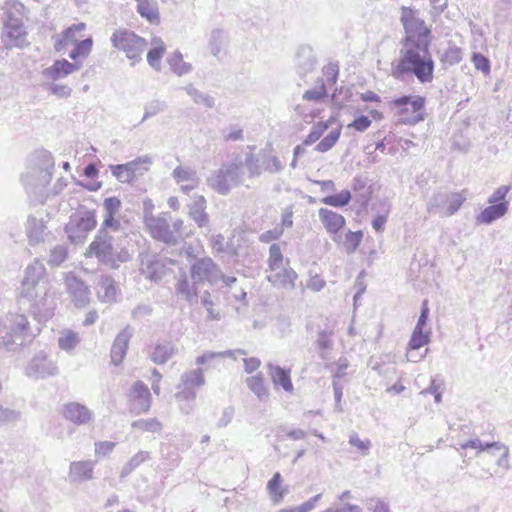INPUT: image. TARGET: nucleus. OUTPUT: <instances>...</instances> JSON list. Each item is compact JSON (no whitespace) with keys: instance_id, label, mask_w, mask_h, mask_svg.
<instances>
[{"instance_id":"5fc2aeb1","label":"nucleus","mask_w":512,"mask_h":512,"mask_svg":"<svg viewBox=\"0 0 512 512\" xmlns=\"http://www.w3.org/2000/svg\"><path fill=\"white\" fill-rule=\"evenodd\" d=\"M261 158L262 169L269 173H278L283 169V166L278 157L269 154L265 150L259 152Z\"/></svg>"},{"instance_id":"bf43d9fd","label":"nucleus","mask_w":512,"mask_h":512,"mask_svg":"<svg viewBox=\"0 0 512 512\" xmlns=\"http://www.w3.org/2000/svg\"><path fill=\"white\" fill-rule=\"evenodd\" d=\"M283 262V254L279 244H272L269 248L268 266L271 271L280 269Z\"/></svg>"},{"instance_id":"f257e3e1","label":"nucleus","mask_w":512,"mask_h":512,"mask_svg":"<svg viewBox=\"0 0 512 512\" xmlns=\"http://www.w3.org/2000/svg\"><path fill=\"white\" fill-rule=\"evenodd\" d=\"M430 40L414 44H402L400 57L391 64V75L402 80L405 75H413L422 83L434 78L435 62L430 52Z\"/></svg>"},{"instance_id":"603ef678","label":"nucleus","mask_w":512,"mask_h":512,"mask_svg":"<svg viewBox=\"0 0 512 512\" xmlns=\"http://www.w3.org/2000/svg\"><path fill=\"white\" fill-rule=\"evenodd\" d=\"M172 176L177 183H199V178L197 176L196 170L190 167H184L179 165L173 170Z\"/></svg>"},{"instance_id":"cd10ccee","label":"nucleus","mask_w":512,"mask_h":512,"mask_svg":"<svg viewBox=\"0 0 512 512\" xmlns=\"http://www.w3.org/2000/svg\"><path fill=\"white\" fill-rule=\"evenodd\" d=\"M509 207L508 201H503L497 204H489L486 208H484L477 216L476 223L477 224H485L489 225L494 221L503 217Z\"/></svg>"},{"instance_id":"4d7b16f0","label":"nucleus","mask_w":512,"mask_h":512,"mask_svg":"<svg viewBox=\"0 0 512 512\" xmlns=\"http://www.w3.org/2000/svg\"><path fill=\"white\" fill-rule=\"evenodd\" d=\"M132 427L144 432L158 433L162 430V423L156 418L139 419L132 423Z\"/></svg>"},{"instance_id":"c03bdc74","label":"nucleus","mask_w":512,"mask_h":512,"mask_svg":"<svg viewBox=\"0 0 512 512\" xmlns=\"http://www.w3.org/2000/svg\"><path fill=\"white\" fill-rule=\"evenodd\" d=\"M352 199V194L350 190L344 189L341 190L337 194L327 195L321 199L323 204L335 207V208H343L347 206Z\"/></svg>"},{"instance_id":"de8ad7c7","label":"nucleus","mask_w":512,"mask_h":512,"mask_svg":"<svg viewBox=\"0 0 512 512\" xmlns=\"http://www.w3.org/2000/svg\"><path fill=\"white\" fill-rule=\"evenodd\" d=\"M125 164L127 165L129 172L135 179L137 175H143L146 171H148L149 165L152 164V159L150 156L145 155L137 157L136 159Z\"/></svg>"},{"instance_id":"e2e57ef3","label":"nucleus","mask_w":512,"mask_h":512,"mask_svg":"<svg viewBox=\"0 0 512 512\" xmlns=\"http://www.w3.org/2000/svg\"><path fill=\"white\" fill-rule=\"evenodd\" d=\"M201 304L206 308L207 311V320H220V312L214 308V302L212 300L211 294L209 291H204L200 296Z\"/></svg>"},{"instance_id":"f704fd0d","label":"nucleus","mask_w":512,"mask_h":512,"mask_svg":"<svg viewBox=\"0 0 512 512\" xmlns=\"http://www.w3.org/2000/svg\"><path fill=\"white\" fill-rule=\"evenodd\" d=\"M267 492L273 504H280L288 493L287 487H282V476L279 472L273 474L267 483Z\"/></svg>"},{"instance_id":"49530a36","label":"nucleus","mask_w":512,"mask_h":512,"mask_svg":"<svg viewBox=\"0 0 512 512\" xmlns=\"http://www.w3.org/2000/svg\"><path fill=\"white\" fill-rule=\"evenodd\" d=\"M246 384L259 400H265L268 398L269 393L264 385V379L261 374L248 377L246 379Z\"/></svg>"},{"instance_id":"a211bd4d","label":"nucleus","mask_w":512,"mask_h":512,"mask_svg":"<svg viewBox=\"0 0 512 512\" xmlns=\"http://www.w3.org/2000/svg\"><path fill=\"white\" fill-rule=\"evenodd\" d=\"M317 65V59L311 46L301 45L295 55V69L300 78L312 73Z\"/></svg>"},{"instance_id":"9d476101","label":"nucleus","mask_w":512,"mask_h":512,"mask_svg":"<svg viewBox=\"0 0 512 512\" xmlns=\"http://www.w3.org/2000/svg\"><path fill=\"white\" fill-rule=\"evenodd\" d=\"M401 21L405 29V37L402 44H414L431 41V30L425 25V22L416 17L413 11L409 8L403 7Z\"/></svg>"},{"instance_id":"338daca9","label":"nucleus","mask_w":512,"mask_h":512,"mask_svg":"<svg viewBox=\"0 0 512 512\" xmlns=\"http://www.w3.org/2000/svg\"><path fill=\"white\" fill-rule=\"evenodd\" d=\"M166 108H167V105L163 101L152 100V101L148 102L144 108V116L142 118V122L148 118H151V117L157 115L158 113L164 112L166 110Z\"/></svg>"},{"instance_id":"774afa93","label":"nucleus","mask_w":512,"mask_h":512,"mask_svg":"<svg viewBox=\"0 0 512 512\" xmlns=\"http://www.w3.org/2000/svg\"><path fill=\"white\" fill-rule=\"evenodd\" d=\"M327 95V89L322 82L319 86L309 89L304 92L302 98L307 101L319 102Z\"/></svg>"},{"instance_id":"a18cd8bd","label":"nucleus","mask_w":512,"mask_h":512,"mask_svg":"<svg viewBox=\"0 0 512 512\" xmlns=\"http://www.w3.org/2000/svg\"><path fill=\"white\" fill-rule=\"evenodd\" d=\"M466 199L465 191L448 193L447 207L445 211H443V216L449 217L457 213Z\"/></svg>"},{"instance_id":"ddd939ff","label":"nucleus","mask_w":512,"mask_h":512,"mask_svg":"<svg viewBox=\"0 0 512 512\" xmlns=\"http://www.w3.org/2000/svg\"><path fill=\"white\" fill-rule=\"evenodd\" d=\"M169 218L168 213L153 216L152 213L145 212L144 223L154 239L166 244H175L177 237L170 229Z\"/></svg>"},{"instance_id":"864d4df0","label":"nucleus","mask_w":512,"mask_h":512,"mask_svg":"<svg viewBox=\"0 0 512 512\" xmlns=\"http://www.w3.org/2000/svg\"><path fill=\"white\" fill-rule=\"evenodd\" d=\"M184 89L196 104H203L207 108L214 107L215 100L212 96L194 88L192 84L187 85Z\"/></svg>"},{"instance_id":"20e7f679","label":"nucleus","mask_w":512,"mask_h":512,"mask_svg":"<svg viewBox=\"0 0 512 512\" xmlns=\"http://www.w3.org/2000/svg\"><path fill=\"white\" fill-rule=\"evenodd\" d=\"M30 161L31 171L22 176V183L29 195L35 194L43 197L44 189L52 179L53 156L49 151L41 149L33 153Z\"/></svg>"},{"instance_id":"0eeeda50","label":"nucleus","mask_w":512,"mask_h":512,"mask_svg":"<svg viewBox=\"0 0 512 512\" xmlns=\"http://www.w3.org/2000/svg\"><path fill=\"white\" fill-rule=\"evenodd\" d=\"M243 163L236 160L223 164L207 178V185L220 195H227L230 191L244 182Z\"/></svg>"},{"instance_id":"6e6552de","label":"nucleus","mask_w":512,"mask_h":512,"mask_svg":"<svg viewBox=\"0 0 512 512\" xmlns=\"http://www.w3.org/2000/svg\"><path fill=\"white\" fill-rule=\"evenodd\" d=\"M110 40L115 49L126 54V57L131 61V66L142 60V54L148 46V42L144 38L128 29L116 30Z\"/></svg>"},{"instance_id":"7ed1b4c3","label":"nucleus","mask_w":512,"mask_h":512,"mask_svg":"<svg viewBox=\"0 0 512 512\" xmlns=\"http://www.w3.org/2000/svg\"><path fill=\"white\" fill-rule=\"evenodd\" d=\"M34 337L24 314H9L5 320L0 316V350L16 351L31 343Z\"/></svg>"},{"instance_id":"2f4dec72","label":"nucleus","mask_w":512,"mask_h":512,"mask_svg":"<svg viewBox=\"0 0 512 512\" xmlns=\"http://www.w3.org/2000/svg\"><path fill=\"white\" fill-rule=\"evenodd\" d=\"M25 228L29 243L31 245L39 244L44 241L46 235V226L43 220L29 215Z\"/></svg>"},{"instance_id":"b1692460","label":"nucleus","mask_w":512,"mask_h":512,"mask_svg":"<svg viewBox=\"0 0 512 512\" xmlns=\"http://www.w3.org/2000/svg\"><path fill=\"white\" fill-rule=\"evenodd\" d=\"M198 285L194 281L190 283L186 272L183 271L180 273L175 284V293L177 296L185 299L190 305H193L197 303L199 298Z\"/></svg>"},{"instance_id":"09e8293b","label":"nucleus","mask_w":512,"mask_h":512,"mask_svg":"<svg viewBox=\"0 0 512 512\" xmlns=\"http://www.w3.org/2000/svg\"><path fill=\"white\" fill-rule=\"evenodd\" d=\"M80 343L79 334L73 330H65L58 338V345L61 350L70 352Z\"/></svg>"},{"instance_id":"39448f33","label":"nucleus","mask_w":512,"mask_h":512,"mask_svg":"<svg viewBox=\"0 0 512 512\" xmlns=\"http://www.w3.org/2000/svg\"><path fill=\"white\" fill-rule=\"evenodd\" d=\"M17 305L20 310L28 312L39 323L51 319L56 309L55 292L47 287H39L33 292H18Z\"/></svg>"},{"instance_id":"79ce46f5","label":"nucleus","mask_w":512,"mask_h":512,"mask_svg":"<svg viewBox=\"0 0 512 512\" xmlns=\"http://www.w3.org/2000/svg\"><path fill=\"white\" fill-rule=\"evenodd\" d=\"M170 69L178 76H183L192 71V65L183 60V55L175 51L167 58Z\"/></svg>"},{"instance_id":"c85d7f7f","label":"nucleus","mask_w":512,"mask_h":512,"mask_svg":"<svg viewBox=\"0 0 512 512\" xmlns=\"http://www.w3.org/2000/svg\"><path fill=\"white\" fill-rule=\"evenodd\" d=\"M274 274L268 275L267 280L275 287L293 290L298 278L297 273L290 267L281 271H274Z\"/></svg>"},{"instance_id":"473e14b6","label":"nucleus","mask_w":512,"mask_h":512,"mask_svg":"<svg viewBox=\"0 0 512 512\" xmlns=\"http://www.w3.org/2000/svg\"><path fill=\"white\" fill-rule=\"evenodd\" d=\"M430 341V331H424V329L415 328L412 332L410 341L408 343V352H407V359L411 362H417L419 361L421 357L416 358L414 355V351L420 349L421 347L428 344Z\"/></svg>"},{"instance_id":"393cba45","label":"nucleus","mask_w":512,"mask_h":512,"mask_svg":"<svg viewBox=\"0 0 512 512\" xmlns=\"http://www.w3.org/2000/svg\"><path fill=\"white\" fill-rule=\"evenodd\" d=\"M141 270L150 280L158 281L165 274V265L157 255L146 254L141 258Z\"/></svg>"},{"instance_id":"72a5a7b5","label":"nucleus","mask_w":512,"mask_h":512,"mask_svg":"<svg viewBox=\"0 0 512 512\" xmlns=\"http://www.w3.org/2000/svg\"><path fill=\"white\" fill-rule=\"evenodd\" d=\"M177 353V348L171 342L157 343L149 353L151 361L157 365L168 362Z\"/></svg>"},{"instance_id":"5701e85b","label":"nucleus","mask_w":512,"mask_h":512,"mask_svg":"<svg viewBox=\"0 0 512 512\" xmlns=\"http://www.w3.org/2000/svg\"><path fill=\"white\" fill-rule=\"evenodd\" d=\"M95 462L92 460L73 461L69 466L68 477L72 483H82L93 479Z\"/></svg>"},{"instance_id":"8fccbe9b","label":"nucleus","mask_w":512,"mask_h":512,"mask_svg":"<svg viewBox=\"0 0 512 512\" xmlns=\"http://www.w3.org/2000/svg\"><path fill=\"white\" fill-rule=\"evenodd\" d=\"M74 44L75 46L70 51L69 57L76 62L80 58H86L89 56L93 46V39L92 37H88Z\"/></svg>"},{"instance_id":"4468645a","label":"nucleus","mask_w":512,"mask_h":512,"mask_svg":"<svg viewBox=\"0 0 512 512\" xmlns=\"http://www.w3.org/2000/svg\"><path fill=\"white\" fill-rule=\"evenodd\" d=\"M408 105L411 106L414 115L406 119L409 124H417L425 119L422 110L425 107V97L420 95H403L391 101V106L398 109V114L405 116L408 114Z\"/></svg>"},{"instance_id":"a878e982","label":"nucleus","mask_w":512,"mask_h":512,"mask_svg":"<svg viewBox=\"0 0 512 512\" xmlns=\"http://www.w3.org/2000/svg\"><path fill=\"white\" fill-rule=\"evenodd\" d=\"M268 374L275 388H282L285 392L291 393L294 390L290 369L274 365L272 363L267 364Z\"/></svg>"},{"instance_id":"7c9ffc66","label":"nucleus","mask_w":512,"mask_h":512,"mask_svg":"<svg viewBox=\"0 0 512 512\" xmlns=\"http://www.w3.org/2000/svg\"><path fill=\"white\" fill-rule=\"evenodd\" d=\"M97 297L103 303H112L116 300L117 287L114 279L108 275H102L97 282Z\"/></svg>"},{"instance_id":"69168bd1","label":"nucleus","mask_w":512,"mask_h":512,"mask_svg":"<svg viewBox=\"0 0 512 512\" xmlns=\"http://www.w3.org/2000/svg\"><path fill=\"white\" fill-rule=\"evenodd\" d=\"M363 238L362 231H348L345 235L344 246L348 253H353L359 247Z\"/></svg>"},{"instance_id":"58836bf2","label":"nucleus","mask_w":512,"mask_h":512,"mask_svg":"<svg viewBox=\"0 0 512 512\" xmlns=\"http://www.w3.org/2000/svg\"><path fill=\"white\" fill-rule=\"evenodd\" d=\"M151 44L153 47L147 53V61L154 70L160 71L161 59L165 53L166 47L159 37H154Z\"/></svg>"},{"instance_id":"423d86ee","label":"nucleus","mask_w":512,"mask_h":512,"mask_svg":"<svg viewBox=\"0 0 512 512\" xmlns=\"http://www.w3.org/2000/svg\"><path fill=\"white\" fill-rule=\"evenodd\" d=\"M113 242L114 237L107 230L99 229L86 254L89 257H95L100 264L111 269H118L121 263L130 260V254L125 248L115 249Z\"/></svg>"},{"instance_id":"f03ea898","label":"nucleus","mask_w":512,"mask_h":512,"mask_svg":"<svg viewBox=\"0 0 512 512\" xmlns=\"http://www.w3.org/2000/svg\"><path fill=\"white\" fill-rule=\"evenodd\" d=\"M1 42L7 50L24 49L30 45L22 16L24 5L18 0H6L3 5Z\"/></svg>"},{"instance_id":"13d9d810","label":"nucleus","mask_w":512,"mask_h":512,"mask_svg":"<svg viewBox=\"0 0 512 512\" xmlns=\"http://www.w3.org/2000/svg\"><path fill=\"white\" fill-rule=\"evenodd\" d=\"M341 134V129H334L330 131L320 142L315 146V150L321 153L329 151L338 141Z\"/></svg>"},{"instance_id":"4c0bfd02","label":"nucleus","mask_w":512,"mask_h":512,"mask_svg":"<svg viewBox=\"0 0 512 512\" xmlns=\"http://www.w3.org/2000/svg\"><path fill=\"white\" fill-rule=\"evenodd\" d=\"M137 12L151 24L159 22V9L155 0H136Z\"/></svg>"},{"instance_id":"ea45409f","label":"nucleus","mask_w":512,"mask_h":512,"mask_svg":"<svg viewBox=\"0 0 512 512\" xmlns=\"http://www.w3.org/2000/svg\"><path fill=\"white\" fill-rule=\"evenodd\" d=\"M176 388H177V392L175 393V399L178 402H182V401L188 402L185 406H181L180 410L185 414L191 413L194 409L193 403L197 397L196 390L189 388L187 386H181L180 383L177 385Z\"/></svg>"},{"instance_id":"680f3d73","label":"nucleus","mask_w":512,"mask_h":512,"mask_svg":"<svg viewBox=\"0 0 512 512\" xmlns=\"http://www.w3.org/2000/svg\"><path fill=\"white\" fill-rule=\"evenodd\" d=\"M447 197L448 192H438L434 194L428 203V211L430 213H441L443 215L442 208L447 205Z\"/></svg>"},{"instance_id":"dca6fc26","label":"nucleus","mask_w":512,"mask_h":512,"mask_svg":"<svg viewBox=\"0 0 512 512\" xmlns=\"http://www.w3.org/2000/svg\"><path fill=\"white\" fill-rule=\"evenodd\" d=\"M461 449H476L479 452H489L494 454L495 451H502V455L497 460V465L500 467L508 468L509 449L501 442H482L479 438L469 439L465 442L459 443Z\"/></svg>"},{"instance_id":"bb28decb","label":"nucleus","mask_w":512,"mask_h":512,"mask_svg":"<svg viewBox=\"0 0 512 512\" xmlns=\"http://www.w3.org/2000/svg\"><path fill=\"white\" fill-rule=\"evenodd\" d=\"M81 64L77 62H69L66 59L56 60L52 66L44 69L43 75L52 80H58L60 78L66 77L73 72L79 70Z\"/></svg>"},{"instance_id":"2eb2a0df","label":"nucleus","mask_w":512,"mask_h":512,"mask_svg":"<svg viewBox=\"0 0 512 512\" xmlns=\"http://www.w3.org/2000/svg\"><path fill=\"white\" fill-rule=\"evenodd\" d=\"M45 276V266L38 259H35L24 271L19 292H33L37 291L39 287H47L48 285L44 281Z\"/></svg>"},{"instance_id":"412c9836","label":"nucleus","mask_w":512,"mask_h":512,"mask_svg":"<svg viewBox=\"0 0 512 512\" xmlns=\"http://www.w3.org/2000/svg\"><path fill=\"white\" fill-rule=\"evenodd\" d=\"M133 334L134 329L127 325L115 337L110 351L111 362L115 366H118L125 358Z\"/></svg>"},{"instance_id":"c756f323","label":"nucleus","mask_w":512,"mask_h":512,"mask_svg":"<svg viewBox=\"0 0 512 512\" xmlns=\"http://www.w3.org/2000/svg\"><path fill=\"white\" fill-rule=\"evenodd\" d=\"M189 216L199 228H206L210 232L209 215L206 213V199L198 196L189 207Z\"/></svg>"},{"instance_id":"0e129e2a","label":"nucleus","mask_w":512,"mask_h":512,"mask_svg":"<svg viewBox=\"0 0 512 512\" xmlns=\"http://www.w3.org/2000/svg\"><path fill=\"white\" fill-rule=\"evenodd\" d=\"M110 170L112 175L121 183H132L134 181L126 164L110 165Z\"/></svg>"},{"instance_id":"f8f14e48","label":"nucleus","mask_w":512,"mask_h":512,"mask_svg":"<svg viewBox=\"0 0 512 512\" xmlns=\"http://www.w3.org/2000/svg\"><path fill=\"white\" fill-rule=\"evenodd\" d=\"M192 281L201 284L208 282L211 285L217 284L222 278V271L210 257L198 258L190 267Z\"/></svg>"},{"instance_id":"4be33fe9","label":"nucleus","mask_w":512,"mask_h":512,"mask_svg":"<svg viewBox=\"0 0 512 512\" xmlns=\"http://www.w3.org/2000/svg\"><path fill=\"white\" fill-rule=\"evenodd\" d=\"M318 216L326 231L332 236V239L336 241L338 232L342 230L346 224L345 218L341 214L327 208H320L318 210Z\"/></svg>"},{"instance_id":"aec40b11","label":"nucleus","mask_w":512,"mask_h":512,"mask_svg":"<svg viewBox=\"0 0 512 512\" xmlns=\"http://www.w3.org/2000/svg\"><path fill=\"white\" fill-rule=\"evenodd\" d=\"M63 417L75 425L82 426L93 420V412L84 404L69 402L63 406Z\"/></svg>"},{"instance_id":"e433bc0d","label":"nucleus","mask_w":512,"mask_h":512,"mask_svg":"<svg viewBox=\"0 0 512 512\" xmlns=\"http://www.w3.org/2000/svg\"><path fill=\"white\" fill-rule=\"evenodd\" d=\"M181 386H187L192 389H199L206 383L204 370L202 368L187 370L181 374Z\"/></svg>"},{"instance_id":"3c124183","label":"nucleus","mask_w":512,"mask_h":512,"mask_svg":"<svg viewBox=\"0 0 512 512\" xmlns=\"http://www.w3.org/2000/svg\"><path fill=\"white\" fill-rule=\"evenodd\" d=\"M148 459H150V453L148 451H139L122 467L120 477H127L130 473H132L137 467H139Z\"/></svg>"},{"instance_id":"f3484780","label":"nucleus","mask_w":512,"mask_h":512,"mask_svg":"<svg viewBox=\"0 0 512 512\" xmlns=\"http://www.w3.org/2000/svg\"><path fill=\"white\" fill-rule=\"evenodd\" d=\"M65 286L76 307L82 308L89 304L90 289L80 278L68 274L65 277Z\"/></svg>"},{"instance_id":"37998d69","label":"nucleus","mask_w":512,"mask_h":512,"mask_svg":"<svg viewBox=\"0 0 512 512\" xmlns=\"http://www.w3.org/2000/svg\"><path fill=\"white\" fill-rule=\"evenodd\" d=\"M332 331L321 330L317 334V339L315 342L316 348L319 351V356L323 360H327V352L330 351L333 347L332 340Z\"/></svg>"},{"instance_id":"6ab92c4d","label":"nucleus","mask_w":512,"mask_h":512,"mask_svg":"<svg viewBox=\"0 0 512 512\" xmlns=\"http://www.w3.org/2000/svg\"><path fill=\"white\" fill-rule=\"evenodd\" d=\"M129 399L132 410L137 413H145L151 407V393L147 385L142 381H136L131 388Z\"/></svg>"},{"instance_id":"052dcab7","label":"nucleus","mask_w":512,"mask_h":512,"mask_svg":"<svg viewBox=\"0 0 512 512\" xmlns=\"http://www.w3.org/2000/svg\"><path fill=\"white\" fill-rule=\"evenodd\" d=\"M225 39V33L221 29H214L211 32L209 47L213 56L217 57L221 50Z\"/></svg>"},{"instance_id":"c9c22d12","label":"nucleus","mask_w":512,"mask_h":512,"mask_svg":"<svg viewBox=\"0 0 512 512\" xmlns=\"http://www.w3.org/2000/svg\"><path fill=\"white\" fill-rule=\"evenodd\" d=\"M351 188L356 194V202L362 207L367 206L371 199L372 191L370 187H367L366 179L362 176H355L352 180Z\"/></svg>"},{"instance_id":"9b49d317","label":"nucleus","mask_w":512,"mask_h":512,"mask_svg":"<svg viewBox=\"0 0 512 512\" xmlns=\"http://www.w3.org/2000/svg\"><path fill=\"white\" fill-rule=\"evenodd\" d=\"M59 373L57 363L45 351L37 352L25 367V374L33 379H46Z\"/></svg>"},{"instance_id":"a19ab883","label":"nucleus","mask_w":512,"mask_h":512,"mask_svg":"<svg viewBox=\"0 0 512 512\" xmlns=\"http://www.w3.org/2000/svg\"><path fill=\"white\" fill-rule=\"evenodd\" d=\"M438 53L440 54L439 60L444 69L459 64L462 61V49L454 44H450L443 53Z\"/></svg>"},{"instance_id":"1a4fd4ad","label":"nucleus","mask_w":512,"mask_h":512,"mask_svg":"<svg viewBox=\"0 0 512 512\" xmlns=\"http://www.w3.org/2000/svg\"><path fill=\"white\" fill-rule=\"evenodd\" d=\"M96 224L95 211H79L70 216L69 222L65 226V232L72 243H83L87 234L96 227Z\"/></svg>"},{"instance_id":"6e6d98bb","label":"nucleus","mask_w":512,"mask_h":512,"mask_svg":"<svg viewBox=\"0 0 512 512\" xmlns=\"http://www.w3.org/2000/svg\"><path fill=\"white\" fill-rule=\"evenodd\" d=\"M243 163V169L246 168L248 170V174L250 178L260 176L262 172V164L260 154L255 155L253 153H248L245 156V161Z\"/></svg>"}]
</instances>
